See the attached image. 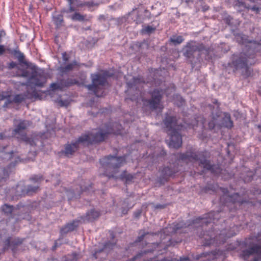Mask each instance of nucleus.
Masks as SVG:
<instances>
[{"mask_svg":"<svg viewBox=\"0 0 261 261\" xmlns=\"http://www.w3.org/2000/svg\"><path fill=\"white\" fill-rule=\"evenodd\" d=\"M156 28L155 27H153L152 26L150 25H147L144 27L142 29V33H146L148 34H150L153 32L155 30Z\"/></svg>","mask_w":261,"mask_h":261,"instance_id":"nucleus-36","label":"nucleus"},{"mask_svg":"<svg viewBox=\"0 0 261 261\" xmlns=\"http://www.w3.org/2000/svg\"><path fill=\"white\" fill-rule=\"evenodd\" d=\"M258 93L261 95V88L258 90Z\"/></svg>","mask_w":261,"mask_h":261,"instance_id":"nucleus-63","label":"nucleus"},{"mask_svg":"<svg viewBox=\"0 0 261 261\" xmlns=\"http://www.w3.org/2000/svg\"><path fill=\"white\" fill-rule=\"evenodd\" d=\"M257 127L258 128V129H259V131L261 132V125H258L257 126Z\"/></svg>","mask_w":261,"mask_h":261,"instance_id":"nucleus-58","label":"nucleus"},{"mask_svg":"<svg viewBox=\"0 0 261 261\" xmlns=\"http://www.w3.org/2000/svg\"><path fill=\"white\" fill-rule=\"evenodd\" d=\"M175 172L173 171L170 168L167 167L163 169L161 172L162 177L160 179V181L162 183L164 181H167L168 177L172 176Z\"/></svg>","mask_w":261,"mask_h":261,"instance_id":"nucleus-18","label":"nucleus"},{"mask_svg":"<svg viewBox=\"0 0 261 261\" xmlns=\"http://www.w3.org/2000/svg\"><path fill=\"white\" fill-rule=\"evenodd\" d=\"M50 88L51 90L55 91L58 89H61L62 88L59 84L54 83L50 85Z\"/></svg>","mask_w":261,"mask_h":261,"instance_id":"nucleus-41","label":"nucleus"},{"mask_svg":"<svg viewBox=\"0 0 261 261\" xmlns=\"http://www.w3.org/2000/svg\"><path fill=\"white\" fill-rule=\"evenodd\" d=\"M71 53L64 52L62 54V59L64 65H78L76 62H71Z\"/></svg>","mask_w":261,"mask_h":261,"instance_id":"nucleus-24","label":"nucleus"},{"mask_svg":"<svg viewBox=\"0 0 261 261\" xmlns=\"http://www.w3.org/2000/svg\"><path fill=\"white\" fill-rule=\"evenodd\" d=\"M215 126V123L214 120H212L208 123V127L210 129H212Z\"/></svg>","mask_w":261,"mask_h":261,"instance_id":"nucleus-44","label":"nucleus"},{"mask_svg":"<svg viewBox=\"0 0 261 261\" xmlns=\"http://www.w3.org/2000/svg\"><path fill=\"white\" fill-rule=\"evenodd\" d=\"M73 66H65L66 67V70H71L72 69Z\"/></svg>","mask_w":261,"mask_h":261,"instance_id":"nucleus-54","label":"nucleus"},{"mask_svg":"<svg viewBox=\"0 0 261 261\" xmlns=\"http://www.w3.org/2000/svg\"><path fill=\"white\" fill-rule=\"evenodd\" d=\"M79 222L80 221L77 220H74L71 222L66 224L64 227L61 228V233L65 234L73 231L78 226Z\"/></svg>","mask_w":261,"mask_h":261,"instance_id":"nucleus-17","label":"nucleus"},{"mask_svg":"<svg viewBox=\"0 0 261 261\" xmlns=\"http://www.w3.org/2000/svg\"><path fill=\"white\" fill-rule=\"evenodd\" d=\"M100 215V214L99 211L95 210H92L90 212L87 213L86 218L88 220L92 221L98 218Z\"/></svg>","mask_w":261,"mask_h":261,"instance_id":"nucleus-28","label":"nucleus"},{"mask_svg":"<svg viewBox=\"0 0 261 261\" xmlns=\"http://www.w3.org/2000/svg\"><path fill=\"white\" fill-rule=\"evenodd\" d=\"M251 9L253 11H256L257 13L259 11V8L255 6H253Z\"/></svg>","mask_w":261,"mask_h":261,"instance_id":"nucleus-48","label":"nucleus"},{"mask_svg":"<svg viewBox=\"0 0 261 261\" xmlns=\"http://www.w3.org/2000/svg\"><path fill=\"white\" fill-rule=\"evenodd\" d=\"M9 50L12 58L16 60L20 65H33L26 58L24 54L20 50L18 46Z\"/></svg>","mask_w":261,"mask_h":261,"instance_id":"nucleus-15","label":"nucleus"},{"mask_svg":"<svg viewBox=\"0 0 261 261\" xmlns=\"http://www.w3.org/2000/svg\"><path fill=\"white\" fill-rule=\"evenodd\" d=\"M43 179V177L40 175H34L30 178L31 181L38 184H39Z\"/></svg>","mask_w":261,"mask_h":261,"instance_id":"nucleus-37","label":"nucleus"},{"mask_svg":"<svg viewBox=\"0 0 261 261\" xmlns=\"http://www.w3.org/2000/svg\"><path fill=\"white\" fill-rule=\"evenodd\" d=\"M254 254L259 256L255 257L252 261L261 260V244H255L247 249L243 250L240 256L243 259L247 260L250 255Z\"/></svg>","mask_w":261,"mask_h":261,"instance_id":"nucleus-13","label":"nucleus"},{"mask_svg":"<svg viewBox=\"0 0 261 261\" xmlns=\"http://www.w3.org/2000/svg\"><path fill=\"white\" fill-rule=\"evenodd\" d=\"M156 208H161V207H162V206H161V205H156Z\"/></svg>","mask_w":261,"mask_h":261,"instance_id":"nucleus-64","label":"nucleus"},{"mask_svg":"<svg viewBox=\"0 0 261 261\" xmlns=\"http://www.w3.org/2000/svg\"><path fill=\"white\" fill-rule=\"evenodd\" d=\"M163 122L166 129V133L170 136L168 143L169 147L177 149L181 147L182 142L179 131L182 129L184 125L177 123V119L175 116L167 115Z\"/></svg>","mask_w":261,"mask_h":261,"instance_id":"nucleus-4","label":"nucleus"},{"mask_svg":"<svg viewBox=\"0 0 261 261\" xmlns=\"http://www.w3.org/2000/svg\"><path fill=\"white\" fill-rule=\"evenodd\" d=\"M98 19L99 20L105 19V16L103 15H101L99 16Z\"/></svg>","mask_w":261,"mask_h":261,"instance_id":"nucleus-52","label":"nucleus"},{"mask_svg":"<svg viewBox=\"0 0 261 261\" xmlns=\"http://www.w3.org/2000/svg\"><path fill=\"white\" fill-rule=\"evenodd\" d=\"M222 124L224 126L228 128H231L233 127V121L231 120L230 115L229 113H224Z\"/></svg>","mask_w":261,"mask_h":261,"instance_id":"nucleus-25","label":"nucleus"},{"mask_svg":"<svg viewBox=\"0 0 261 261\" xmlns=\"http://www.w3.org/2000/svg\"><path fill=\"white\" fill-rule=\"evenodd\" d=\"M237 228H238V227H237V226H233V227H232V229H234V230L236 229H237Z\"/></svg>","mask_w":261,"mask_h":261,"instance_id":"nucleus-60","label":"nucleus"},{"mask_svg":"<svg viewBox=\"0 0 261 261\" xmlns=\"http://www.w3.org/2000/svg\"><path fill=\"white\" fill-rule=\"evenodd\" d=\"M9 69H13L16 73V76L28 78L25 84L28 87L27 92L24 94L15 95L13 97L10 95L3 96L2 99H6L4 108H8L9 105L12 103L19 104L26 99L37 100L40 99V93L36 90L30 93L29 87H42L46 83L48 75L37 66H8Z\"/></svg>","mask_w":261,"mask_h":261,"instance_id":"nucleus-1","label":"nucleus"},{"mask_svg":"<svg viewBox=\"0 0 261 261\" xmlns=\"http://www.w3.org/2000/svg\"><path fill=\"white\" fill-rule=\"evenodd\" d=\"M80 191L81 192H83V191H86L87 190H89V187H83L82 186H80Z\"/></svg>","mask_w":261,"mask_h":261,"instance_id":"nucleus-46","label":"nucleus"},{"mask_svg":"<svg viewBox=\"0 0 261 261\" xmlns=\"http://www.w3.org/2000/svg\"><path fill=\"white\" fill-rule=\"evenodd\" d=\"M191 224H188L184 223V222H179V223H176L174 225L173 227V232H176L178 230L182 228H186L187 226H189Z\"/></svg>","mask_w":261,"mask_h":261,"instance_id":"nucleus-34","label":"nucleus"},{"mask_svg":"<svg viewBox=\"0 0 261 261\" xmlns=\"http://www.w3.org/2000/svg\"><path fill=\"white\" fill-rule=\"evenodd\" d=\"M218 190H220L223 193V195L220 197V203L226 206L230 209V211H232V207L235 209L237 205L240 206L244 203L249 202L248 201L244 200L238 193L230 195L227 189L219 188L217 185H211L206 188V191L211 190L213 192H217Z\"/></svg>","mask_w":261,"mask_h":261,"instance_id":"nucleus-8","label":"nucleus"},{"mask_svg":"<svg viewBox=\"0 0 261 261\" xmlns=\"http://www.w3.org/2000/svg\"><path fill=\"white\" fill-rule=\"evenodd\" d=\"M198 120H197V125H199L201 128H203L204 126V124L205 122V120L202 117L198 118Z\"/></svg>","mask_w":261,"mask_h":261,"instance_id":"nucleus-40","label":"nucleus"},{"mask_svg":"<svg viewBox=\"0 0 261 261\" xmlns=\"http://www.w3.org/2000/svg\"><path fill=\"white\" fill-rule=\"evenodd\" d=\"M18 161H19V162H20V161H20V159L19 158H17V160H16V162H17Z\"/></svg>","mask_w":261,"mask_h":261,"instance_id":"nucleus-62","label":"nucleus"},{"mask_svg":"<svg viewBox=\"0 0 261 261\" xmlns=\"http://www.w3.org/2000/svg\"><path fill=\"white\" fill-rule=\"evenodd\" d=\"M28 124L29 123L27 121L24 120L21 121L13 130V135L14 136L17 135V139L25 142L27 144L33 146L35 145L34 140L28 137L25 133V130Z\"/></svg>","mask_w":261,"mask_h":261,"instance_id":"nucleus-11","label":"nucleus"},{"mask_svg":"<svg viewBox=\"0 0 261 261\" xmlns=\"http://www.w3.org/2000/svg\"><path fill=\"white\" fill-rule=\"evenodd\" d=\"M248 46L249 48L248 51L253 53L257 52L261 49V40L260 42L258 43L254 41H250Z\"/></svg>","mask_w":261,"mask_h":261,"instance_id":"nucleus-27","label":"nucleus"},{"mask_svg":"<svg viewBox=\"0 0 261 261\" xmlns=\"http://www.w3.org/2000/svg\"><path fill=\"white\" fill-rule=\"evenodd\" d=\"M145 81L144 79L141 77H134L133 81L132 83L128 82L127 83L128 88L130 90L132 89H134V88H139V86L140 85L142 84H144Z\"/></svg>","mask_w":261,"mask_h":261,"instance_id":"nucleus-22","label":"nucleus"},{"mask_svg":"<svg viewBox=\"0 0 261 261\" xmlns=\"http://www.w3.org/2000/svg\"><path fill=\"white\" fill-rule=\"evenodd\" d=\"M9 65L12 66V65H17L15 63L12 62L9 64Z\"/></svg>","mask_w":261,"mask_h":261,"instance_id":"nucleus-57","label":"nucleus"},{"mask_svg":"<svg viewBox=\"0 0 261 261\" xmlns=\"http://www.w3.org/2000/svg\"><path fill=\"white\" fill-rule=\"evenodd\" d=\"M12 48L9 47H6L3 44H0V56H2L4 55L6 52H7L10 54V51L9 49H11Z\"/></svg>","mask_w":261,"mask_h":261,"instance_id":"nucleus-39","label":"nucleus"},{"mask_svg":"<svg viewBox=\"0 0 261 261\" xmlns=\"http://www.w3.org/2000/svg\"><path fill=\"white\" fill-rule=\"evenodd\" d=\"M5 149V147H3V150L1 151L2 153L4 154L1 155V156L5 159H11L13 156V152L12 151L9 152H5L4 150Z\"/></svg>","mask_w":261,"mask_h":261,"instance_id":"nucleus-38","label":"nucleus"},{"mask_svg":"<svg viewBox=\"0 0 261 261\" xmlns=\"http://www.w3.org/2000/svg\"><path fill=\"white\" fill-rule=\"evenodd\" d=\"M110 235L111 236V238L113 239L112 241H108L106 242L104 245L102 249L100 250L99 251H96V253L100 252L101 251H105V250H111L113 248V247L116 245L117 242L114 240L115 238L114 234L113 232H112L110 233Z\"/></svg>","mask_w":261,"mask_h":261,"instance_id":"nucleus-19","label":"nucleus"},{"mask_svg":"<svg viewBox=\"0 0 261 261\" xmlns=\"http://www.w3.org/2000/svg\"><path fill=\"white\" fill-rule=\"evenodd\" d=\"M75 83H76V81H74V82H73V81L68 82L66 86H71V85H73V84H75Z\"/></svg>","mask_w":261,"mask_h":261,"instance_id":"nucleus-50","label":"nucleus"},{"mask_svg":"<svg viewBox=\"0 0 261 261\" xmlns=\"http://www.w3.org/2000/svg\"><path fill=\"white\" fill-rule=\"evenodd\" d=\"M74 11V9L73 7L70 6L69 10L67 11V12H72Z\"/></svg>","mask_w":261,"mask_h":261,"instance_id":"nucleus-51","label":"nucleus"},{"mask_svg":"<svg viewBox=\"0 0 261 261\" xmlns=\"http://www.w3.org/2000/svg\"><path fill=\"white\" fill-rule=\"evenodd\" d=\"M76 190H77V188L76 189ZM72 192H73V194L74 196H76V194L78 195H80V192L79 191H73Z\"/></svg>","mask_w":261,"mask_h":261,"instance_id":"nucleus-53","label":"nucleus"},{"mask_svg":"<svg viewBox=\"0 0 261 261\" xmlns=\"http://www.w3.org/2000/svg\"><path fill=\"white\" fill-rule=\"evenodd\" d=\"M141 94V91L138 90L137 91V96L133 95L129 98H126L125 100L130 99L132 101H135L137 103H138L141 100L143 104L142 108L145 111L148 110L153 111L158 108H163V107H160L161 101L163 95V92L162 90H154L151 93V98L150 99L143 98Z\"/></svg>","mask_w":261,"mask_h":261,"instance_id":"nucleus-7","label":"nucleus"},{"mask_svg":"<svg viewBox=\"0 0 261 261\" xmlns=\"http://www.w3.org/2000/svg\"><path fill=\"white\" fill-rule=\"evenodd\" d=\"M84 5L87 6L89 7H93L94 6H97V4H95L93 1H89V2H85Z\"/></svg>","mask_w":261,"mask_h":261,"instance_id":"nucleus-42","label":"nucleus"},{"mask_svg":"<svg viewBox=\"0 0 261 261\" xmlns=\"http://www.w3.org/2000/svg\"><path fill=\"white\" fill-rule=\"evenodd\" d=\"M6 33L4 30L0 31V43L2 41V37L5 36Z\"/></svg>","mask_w":261,"mask_h":261,"instance_id":"nucleus-47","label":"nucleus"},{"mask_svg":"<svg viewBox=\"0 0 261 261\" xmlns=\"http://www.w3.org/2000/svg\"><path fill=\"white\" fill-rule=\"evenodd\" d=\"M161 238L159 241L156 242L142 243V248L144 249L130 258L129 261L140 259L148 253H156L158 255H162L166 253L168 247L172 245V240L168 234L164 235L162 238V232Z\"/></svg>","mask_w":261,"mask_h":261,"instance_id":"nucleus-3","label":"nucleus"},{"mask_svg":"<svg viewBox=\"0 0 261 261\" xmlns=\"http://www.w3.org/2000/svg\"><path fill=\"white\" fill-rule=\"evenodd\" d=\"M125 161L126 155L118 157L109 155L100 159L99 162L105 170L103 175L109 178H117L115 175L118 173L119 168L125 163Z\"/></svg>","mask_w":261,"mask_h":261,"instance_id":"nucleus-6","label":"nucleus"},{"mask_svg":"<svg viewBox=\"0 0 261 261\" xmlns=\"http://www.w3.org/2000/svg\"><path fill=\"white\" fill-rule=\"evenodd\" d=\"M39 186H33L32 185H28L25 190L22 191L21 195H32L36 193L39 190Z\"/></svg>","mask_w":261,"mask_h":261,"instance_id":"nucleus-21","label":"nucleus"},{"mask_svg":"<svg viewBox=\"0 0 261 261\" xmlns=\"http://www.w3.org/2000/svg\"><path fill=\"white\" fill-rule=\"evenodd\" d=\"M55 102L57 103L60 107H67L70 104V101L68 99L63 100L61 99V96L55 100Z\"/></svg>","mask_w":261,"mask_h":261,"instance_id":"nucleus-35","label":"nucleus"},{"mask_svg":"<svg viewBox=\"0 0 261 261\" xmlns=\"http://www.w3.org/2000/svg\"><path fill=\"white\" fill-rule=\"evenodd\" d=\"M141 213H142V212L141 210H138V211H136V212L134 213V217L136 218H139L140 217V216L141 215Z\"/></svg>","mask_w":261,"mask_h":261,"instance_id":"nucleus-45","label":"nucleus"},{"mask_svg":"<svg viewBox=\"0 0 261 261\" xmlns=\"http://www.w3.org/2000/svg\"><path fill=\"white\" fill-rule=\"evenodd\" d=\"M69 2V3L70 5H71L72 4V0H67Z\"/></svg>","mask_w":261,"mask_h":261,"instance_id":"nucleus-59","label":"nucleus"},{"mask_svg":"<svg viewBox=\"0 0 261 261\" xmlns=\"http://www.w3.org/2000/svg\"><path fill=\"white\" fill-rule=\"evenodd\" d=\"M241 65H248V62H247V59L245 58V60L242 61V62L241 63Z\"/></svg>","mask_w":261,"mask_h":261,"instance_id":"nucleus-49","label":"nucleus"},{"mask_svg":"<svg viewBox=\"0 0 261 261\" xmlns=\"http://www.w3.org/2000/svg\"><path fill=\"white\" fill-rule=\"evenodd\" d=\"M122 135V127L118 122L113 123L108 125L106 130H100L96 133H88L82 134L75 142L67 143L65 145L64 150L61 151L65 156L69 157L75 152L79 148L80 145L92 144L95 142H101L107 137L109 134Z\"/></svg>","mask_w":261,"mask_h":261,"instance_id":"nucleus-2","label":"nucleus"},{"mask_svg":"<svg viewBox=\"0 0 261 261\" xmlns=\"http://www.w3.org/2000/svg\"><path fill=\"white\" fill-rule=\"evenodd\" d=\"M139 234V236L137 237V239L134 242V244H138V243H141V242L143 241V240L144 239L146 236L148 234H150L152 236L159 234V233H157L156 232H145L144 230H140Z\"/></svg>","mask_w":261,"mask_h":261,"instance_id":"nucleus-23","label":"nucleus"},{"mask_svg":"<svg viewBox=\"0 0 261 261\" xmlns=\"http://www.w3.org/2000/svg\"><path fill=\"white\" fill-rule=\"evenodd\" d=\"M10 167L4 168L0 172V187L3 186L9 177V169Z\"/></svg>","mask_w":261,"mask_h":261,"instance_id":"nucleus-26","label":"nucleus"},{"mask_svg":"<svg viewBox=\"0 0 261 261\" xmlns=\"http://www.w3.org/2000/svg\"><path fill=\"white\" fill-rule=\"evenodd\" d=\"M108 71H104L101 73L92 74L91 75L92 83L86 86L88 89L93 92L97 97H102L104 95V88L107 77L112 76Z\"/></svg>","mask_w":261,"mask_h":261,"instance_id":"nucleus-9","label":"nucleus"},{"mask_svg":"<svg viewBox=\"0 0 261 261\" xmlns=\"http://www.w3.org/2000/svg\"><path fill=\"white\" fill-rule=\"evenodd\" d=\"M236 234L234 232L230 231L225 233V230H221L218 235H215L214 230L209 231L207 234H204L203 238L205 241L204 246H210L211 245H218L224 243L226 239L231 238Z\"/></svg>","mask_w":261,"mask_h":261,"instance_id":"nucleus-10","label":"nucleus"},{"mask_svg":"<svg viewBox=\"0 0 261 261\" xmlns=\"http://www.w3.org/2000/svg\"><path fill=\"white\" fill-rule=\"evenodd\" d=\"M120 179L125 180L126 182H129L134 179V176L132 174L127 173L126 171H124L120 175Z\"/></svg>","mask_w":261,"mask_h":261,"instance_id":"nucleus-33","label":"nucleus"},{"mask_svg":"<svg viewBox=\"0 0 261 261\" xmlns=\"http://www.w3.org/2000/svg\"><path fill=\"white\" fill-rule=\"evenodd\" d=\"M167 229V228H165V229H163V233H165V232H166V230Z\"/></svg>","mask_w":261,"mask_h":261,"instance_id":"nucleus-61","label":"nucleus"},{"mask_svg":"<svg viewBox=\"0 0 261 261\" xmlns=\"http://www.w3.org/2000/svg\"><path fill=\"white\" fill-rule=\"evenodd\" d=\"M169 41L174 45H177L181 43L184 41V38L181 36L173 35Z\"/></svg>","mask_w":261,"mask_h":261,"instance_id":"nucleus-31","label":"nucleus"},{"mask_svg":"<svg viewBox=\"0 0 261 261\" xmlns=\"http://www.w3.org/2000/svg\"><path fill=\"white\" fill-rule=\"evenodd\" d=\"M213 102L216 105H219L217 99H214Z\"/></svg>","mask_w":261,"mask_h":261,"instance_id":"nucleus-55","label":"nucleus"},{"mask_svg":"<svg viewBox=\"0 0 261 261\" xmlns=\"http://www.w3.org/2000/svg\"><path fill=\"white\" fill-rule=\"evenodd\" d=\"M219 212H211L203 218L198 217L193 221V224H200V226L204 227L211 223H215L216 219L218 220Z\"/></svg>","mask_w":261,"mask_h":261,"instance_id":"nucleus-14","label":"nucleus"},{"mask_svg":"<svg viewBox=\"0 0 261 261\" xmlns=\"http://www.w3.org/2000/svg\"><path fill=\"white\" fill-rule=\"evenodd\" d=\"M242 75L247 77L252 75V69L251 66H240Z\"/></svg>","mask_w":261,"mask_h":261,"instance_id":"nucleus-29","label":"nucleus"},{"mask_svg":"<svg viewBox=\"0 0 261 261\" xmlns=\"http://www.w3.org/2000/svg\"><path fill=\"white\" fill-rule=\"evenodd\" d=\"M204 50L205 48L202 43L192 40L188 42L182 48L183 55L187 58H193L196 52L200 53Z\"/></svg>","mask_w":261,"mask_h":261,"instance_id":"nucleus-12","label":"nucleus"},{"mask_svg":"<svg viewBox=\"0 0 261 261\" xmlns=\"http://www.w3.org/2000/svg\"><path fill=\"white\" fill-rule=\"evenodd\" d=\"M23 239L17 238L11 241V238L9 237L5 242V247H4V249H8L10 247L13 252H15L17 247L23 243Z\"/></svg>","mask_w":261,"mask_h":261,"instance_id":"nucleus-16","label":"nucleus"},{"mask_svg":"<svg viewBox=\"0 0 261 261\" xmlns=\"http://www.w3.org/2000/svg\"><path fill=\"white\" fill-rule=\"evenodd\" d=\"M86 15H83L79 13L75 12L71 16V19L74 21H88V19L85 18Z\"/></svg>","mask_w":261,"mask_h":261,"instance_id":"nucleus-32","label":"nucleus"},{"mask_svg":"<svg viewBox=\"0 0 261 261\" xmlns=\"http://www.w3.org/2000/svg\"><path fill=\"white\" fill-rule=\"evenodd\" d=\"M189 258L188 257H180L179 259H175V260H169L166 258V261H189Z\"/></svg>","mask_w":261,"mask_h":261,"instance_id":"nucleus-43","label":"nucleus"},{"mask_svg":"<svg viewBox=\"0 0 261 261\" xmlns=\"http://www.w3.org/2000/svg\"><path fill=\"white\" fill-rule=\"evenodd\" d=\"M210 157V153L206 151H202L195 152L192 150H189L184 153L179 154V159L183 162H190L193 161H199V166L203 169L210 170L214 173L219 172L220 169L215 165H212L210 161L207 160Z\"/></svg>","mask_w":261,"mask_h":261,"instance_id":"nucleus-5","label":"nucleus"},{"mask_svg":"<svg viewBox=\"0 0 261 261\" xmlns=\"http://www.w3.org/2000/svg\"><path fill=\"white\" fill-rule=\"evenodd\" d=\"M53 20L56 28H59L63 25L64 23L63 16L62 14L58 15L53 18Z\"/></svg>","mask_w":261,"mask_h":261,"instance_id":"nucleus-30","label":"nucleus"},{"mask_svg":"<svg viewBox=\"0 0 261 261\" xmlns=\"http://www.w3.org/2000/svg\"><path fill=\"white\" fill-rule=\"evenodd\" d=\"M1 210L7 216L12 218L14 217L13 213L15 211L16 208H15L12 205L4 204L1 206Z\"/></svg>","mask_w":261,"mask_h":261,"instance_id":"nucleus-20","label":"nucleus"},{"mask_svg":"<svg viewBox=\"0 0 261 261\" xmlns=\"http://www.w3.org/2000/svg\"><path fill=\"white\" fill-rule=\"evenodd\" d=\"M243 55H245V56H247V58H251V57H250L251 55H250L249 56H248L246 54H243ZM241 56H243V54H242V53H241Z\"/></svg>","mask_w":261,"mask_h":261,"instance_id":"nucleus-56","label":"nucleus"}]
</instances>
